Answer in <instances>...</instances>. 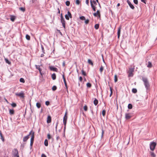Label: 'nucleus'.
Here are the masks:
<instances>
[{
    "instance_id": "46",
    "label": "nucleus",
    "mask_w": 157,
    "mask_h": 157,
    "mask_svg": "<svg viewBox=\"0 0 157 157\" xmlns=\"http://www.w3.org/2000/svg\"><path fill=\"white\" fill-rule=\"evenodd\" d=\"M47 137L48 139H50L51 138V135L49 134H48L47 135Z\"/></svg>"
},
{
    "instance_id": "21",
    "label": "nucleus",
    "mask_w": 157,
    "mask_h": 157,
    "mask_svg": "<svg viewBox=\"0 0 157 157\" xmlns=\"http://www.w3.org/2000/svg\"><path fill=\"white\" fill-rule=\"evenodd\" d=\"M147 67L149 68H151L152 67V64L151 63L150 61H149L148 63V64L147 66Z\"/></svg>"
},
{
    "instance_id": "33",
    "label": "nucleus",
    "mask_w": 157,
    "mask_h": 157,
    "mask_svg": "<svg viewBox=\"0 0 157 157\" xmlns=\"http://www.w3.org/2000/svg\"><path fill=\"white\" fill-rule=\"evenodd\" d=\"M128 109H131L132 108V104H129L128 105Z\"/></svg>"
},
{
    "instance_id": "61",
    "label": "nucleus",
    "mask_w": 157,
    "mask_h": 157,
    "mask_svg": "<svg viewBox=\"0 0 157 157\" xmlns=\"http://www.w3.org/2000/svg\"><path fill=\"white\" fill-rule=\"evenodd\" d=\"M69 18H71L72 16L71 13L69 12Z\"/></svg>"
},
{
    "instance_id": "62",
    "label": "nucleus",
    "mask_w": 157,
    "mask_h": 157,
    "mask_svg": "<svg viewBox=\"0 0 157 157\" xmlns=\"http://www.w3.org/2000/svg\"><path fill=\"white\" fill-rule=\"evenodd\" d=\"M98 16V18H101V14H100V13H99V14Z\"/></svg>"
},
{
    "instance_id": "36",
    "label": "nucleus",
    "mask_w": 157,
    "mask_h": 157,
    "mask_svg": "<svg viewBox=\"0 0 157 157\" xmlns=\"http://www.w3.org/2000/svg\"><path fill=\"white\" fill-rule=\"evenodd\" d=\"M82 74L84 76H86V73L85 72V71L83 70H82Z\"/></svg>"
},
{
    "instance_id": "42",
    "label": "nucleus",
    "mask_w": 157,
    "mask_h": 157,
    "mask_svg": "<svg viewBox=\"0 0 157 157\" xmlns=\"http://www.w3.org/2000/svg\"><path fill=\"white\" fill-rule=\"evenodd\" d=\"M26 38L27 40H29L30 39V36L28 35L27 34L26 35Z\"/></svg>"
},
{
    "instance_id": "5",
    "label": "nucleus",
    "mask_w": 157,
    "mask_h": 157,
    "mask_svg": "<svg viewBox=\"0 0 157 157\" xmlns=\"http://www.w3.org/2000/svg\"><path fill=\"white\" fill-rule=\"evenodd\" d=\"M67 111H66L64 116L63 118V123L65 126L66 125L67 122Z\"/></svg>"
},
{
    "instance_id": "12",
    "label": "nucleus",
    "mask_w": 157,
    "mask_h": 157,
    "mask_svg": "<svg viewBox=\"0 0 157 157\" xmlns=\"http://www.w3.org/2000/svg\"><path fill=\"white\" fill-rule=\"evenodd\" d=\"M127 2L132 9H134V6L132 4L131 2L129 0H127Z\"/></svg>"
},
{
    "instance_id": "10",
    "label": "nucleus",
    "mask_w": 157,
    "mask_h": 157,
    "mask_svg": "<svg viewBox=\"0 0 157 157\" xmlns=\"http://www.w3.org/2000/svg\"><path fill=\"white\" fill-rule=\"evenodd\" d=\"M35 67L36 69L38 70L41 75H42L43 74L41 72L42 69L40 68V66L36 65Z\"/></svg>"
},
{
    "instance_id": "43",
    "label": "nucleus",
    "mask_w": 157,
    "mask_h": 157,
    "mask_svg": "<svg viewBox=\"0 0 157 157\" xmlns=\"http://www.w3.org/2000/svg\"><path fill=\"white\" fill-rule=\"evenodd\" d=\"M87 109H88L87 106L86 105H85L84 106L83 109H84V110L85 111H87Z\"/></svg>"
},
{
    "instance_id": "28",
    "label": "nucleus",
    "mask_w": 157,
    "mask_h": 157,
    "mask_svg": "<svg viewBox=\"0 0 157 157\" xmlns=\"http://www.w3.org/2000/svg\"><path fill=\"white\" fill-rule=\"evenodd\" d=\"M44 145L46 146H47L48 145V141L47 139H46L44 142Z\"/></svg>"
},
{
    "instance_id": "35",
    "label": "nucleus",
    "mask_w": 157,
    "mask_h": 157,
    "mask_svg": "<svg viewBox=\"0 0 157 157\" xmlns=\"http://www.w3.org/2000/svg\"><path fill=\"white\" fill-rule=\"evenodd\" d=\"M110 90L111 92L109 96L110 97H111L113 94L112 88L111 87H110Z\"/></svg>"
},
{
    "instance_id": "17",
    "label": "nucleus",
    "mask_w": 157,
    "mask_h": 157,
    "mask_svg": "<svg viewBox=\"0 0 157 157\" xmlns=\"http://www.w3.org/2000/svg\"><path fill=\"white\" fill-rule=\"evenodd\" d=\"M32 134L31 135V137L30 140V141H34V132H32Z\"/></svg>"
},
{
    "instance_id": "27",
    "label": "nucleus",
    "mask_w": 157,
    "mask_h": 157,
    "mask_svg": "<svg viewBox=\"0 0 157 157\" xmlns=\"http://www.w3.org/2000/svg\"><path fill=\"white\" fill-rule=\"evenodd\" d=\"M132 92L133 93L135 94L137 92V90L136 88H133L132 90Z\"/></svg>"
},
{
    "instance_id": "37",
    "label": "nucleus",
    "mask_w": 157,
    "mask_h": 157,
    "mask_svg": "<svg viewBox=\"0 0 157 157\" xmlns=\"http://www.w3.org/2000/svg\"><path fill=\"white\" fill-rule=\"evenodd\" d=\"M20 81L21 82H22V83H24L25 82V80L23 78H21L20 79Z\"/></svg>"
},
{
    "instance_id": "49",
    "label": "nucleus",
    "mask_w": 157,
    "mask_h": 157,
    "mask_svg": "<svg viewBox=\"0 0 157 157\" xmlns=\"http://www.w3.org/2000/svg\"><path fill=\"white\" fill-rule=\"evenodd\" d=\"M89 20L88 19H87L85 21V23L86 24H88L89 22Z\"/></svg>"
},
{
    "instance_id": "23",
    "label": "nucleus",
    "mask_w": 157,
    "mask_h": 157,
    "mask_svg": "<svg viewBox=\"0 0 157 157\" xmlns=\"http://www.w3.org/2000/svg\"><path fill=\"white\" fill-rule=\"evenodd\" d=\"M150 154L151 157H156V155L154 152L152 151H151L150 152Z\"/></svg>"
},
{
    "instance_id": "25",
    "label": "nucleus",
    "mask_w": 157,
    "mask_h": 157,
    "mask_svg": "<svg viewBox=\"0 0 157 157\" xmlns=\"http://www.w3.org/2000/svg\"><path fill=\"white\" fill-rule=\"evenodd\" d=\"M41 105V104L40 103L37 102L36 103V106L37 107L38 109L40 108V107Z\"/></svg>"
},
{
    "instance_id": "13",
    "label": "nucleus",
    "mask_w": 157,
    "mask_h": 157,
    "mask_svg": "<svg viewBox=\"0 0 157 157\" xmlns=\"http://www.w3.org/2000/svg\"><path fill=\"white\" fill-rule=\"evenodd\" d=\"M63 79L64 82V84H65V87L66 88V89L67 90V92H68V89H67V84L66 82V81L65 78H64V75H63Z\"/></svg>"
},
{
    "instance_id": "58",
    "label": "nucleus",
    "mask_w": 157,
    "mask_h": 157,
    "mask_svg": "<svg viewBox=\"0 0 157 157\" xmlns=\"http://www.w3.org/2000/svg\"><path fill=\"white\" fill-rule=\"evenodd\" d=\"M141 1L145 4H146V2L145 0H141Z\"/></svg>"
},
{
    "instance_id": "60",
    "label": "nucleus",
    "mask_w": 157,
    "mask_h": 157,
    "mask_svg": "<svg viewBox=\"0 0 157 157\" xmlns=\"http://www.w3.org/2000/svg\"><path fill=\"white\" fill-rule=\"evenodd\" d=\"M58 122H57L56 123V130H57V125H58Z\"/></svg>"
},
{
    "instance_id": "40",
    "label": "nucleus",
    "mask_w": 157,
    "mask_h": 157,
    "mask_svg": "<svg viewBox=\"0 0 157 157\" xmlns=\"http://www.w3.org/2000/svg\"><path fill=\"white\" fill-rule=\"evenodd\" d=\"M80 19L82 20H86L85 17L83 16L80 17Z\"/></svg>"
},
{
    "instance_id": "45",
    "label": "nucleus",
    "mask_w": 157,
    "mask_h": 157,
    "mask_svg": "<svg viewBox=\"0 0 157 157\" xmlns=\"http://www.w3.org/2000/svg\"><path fill=\"white\" fill-rule=\"evenodd\" d=\"M11 106L13 107H15L16 106V104L15 103H13L11 104Z\"/></svg>"
},
{
    "instance_id": "14",
    "label": "nucleus",
    "mask_w": 157,
    "mask_h": 157,
    "mask_svg": "<svg viewBox=\"0 0 157 157\" xmlns=\"http://www.w3.org/2000/svg\"><path fill=\"white\" fill-rule=\"evenodd\" d=\"M50 69L53 71H57V69L53 66H51L50 67Z\"/></svg>"
},
{
    "instance_id": "64",
    "label": "nucleus",
    "mask_w": 157,
    "mask_h": 157,
    "mask_svg": "<svg viewBox=\"0 0 157 157\" xmlns=\"http://www.w3.org/2000/svg\"><path fill=\"white\" fill-rule=\"evenodd\" d=\"M91 113H92V114L93 115L94 114V112H93V110H91Z\"/></svg>"
},
{
    "instance_id": "8",
    "label": "nucleus",
    "mask_w": 157,
    "mask_h": 157,
    "mask_svg": "<svg viewBox=\"0 0 157 157\" xmlns=\"http://www.w3.org/2000/svg\"><path fill=\"white\" fill-rule=\"evenodd\" d=\"M15 95L17 96H19L20 98H23L24 97V94L22 92H21L20 93H15Z\"/></svg>"
},
{
    "instance_id": "50",
    "label": "nucleus",
    "mask_w": 157,
    "mask_h": 157,
    "mask_svg": "<svg viewBox=\"0 0 157 157\" xmlns=\"http://www.w3.org/2000/svg\"><path fill=\"white\" fill-rule=\"evenodd\" d=\"M45 104L47 105H49V101H46V102H45Z\"/></svg>"
},
{
    "instance_id": "53",
    "label": "nucleus",
    "mask_w": 157,
    "mask_h": 157,
    "mask_svg": "<svg viewBox=\"0 0 157 157\" xmlns=\"http://www.w3.org/2000/svg\"><path fill=\"white\" fill-rule=\"evenodd\" d=\"M86 4L87 5H89V0H86Z\"/></svg>"
},
{
    "instance_id": "24",
    "label": "nucleus",
    "mask_w": 157,
    "mask_h": 157,
    "mask_svg": "<svg viewBox=\"0 0 157 157\" xmlns=\"http://www.w3.org/2000/svg\"><path fill=\"white\" fill-rule=\"evenodd\" d=\"M9 113L10 114L13 115L14 113V111L13 109H9Z\"/></svg>"
},
{
    "instance_id": "59",
    "label": "nucleus",
    "mask_w": 157,
    "mask_h": 157,
    "mask_svg": "<svg viewBox=\"0 0 157 157\" xmlns=\"http://www.w3.org/2000/svg\"><path fill=\"white\" fill-rule=\"evenodd\" d=\"M41 157H46V156L45 154H43L41 155Z\"/></svg>"
},
{
    "instance_id": "57",
    "label": "nucleus",
    "mask_w": 157,
    "mask_h": 157,
    "mask_svg": "<svg viewBox=\"0 0 157 157\" xmlns=\"http://www.w3.org/2000/svg\"><path fill=\"white\" fill-rule=\"evenodd\" d=\"M66 4L67 6H69V1H67L66 2Z\"/></svg>"
},
{
    "instance_id": "47",
    "label": "nucleus",
    "mask_w": 157,
    "mask_h": 157,
    "mask_svg": "<svg viewBox=\"0 0 157 157\" xmlns=\"http://www.w3.org/2000/svg\"><path fill=\"white\" fill-rule=\"evenodd\" d=\"M80 3V2L79 0H76V3L77 5H79Z\"/></svg>"
},
{
    "instance_id": "29",
    "label": "nucleus",
    "mask_w": 157,
    "mask_h": 157,
    "mask_svg": "<svg viewBox=\"0 0 157 157\" xmlns=\"http://www.w3.org/2000/svg\"><path fill=\"white\" fill-rule=\"evenodd\" d=\"M0 136L1 137V138L2 139V140L3 141V142H4V139L2 136V133L1 132H0Z\"/></svg>"
},
{
    "instance_id": "41",
    "label": "nucleus",
    "mask_w": 157,
    "mask_h": 157,
    "mask_svg": "<svg viewBox=\"0 0 157 157\" xmlns=\"http://www.w3.org/2000/svg\"><path fill=\"white\" fill-rule=\"evenodd\" d=\"M56 89L57 87L55 86H53L52 88V89L53 91H55V90H56Z\"/></svg>"
},
{
    "instance_id": "26",
    "label": "nucleus",
    "mask_w": 157,
    "mask_h": 157,
    "mask_svg": "<svg viewBox=\"0 0 157 157\" xmlns=\"http://www.w3.org/2000/svg\"><path fill=\"white\" fill-rule=\"evenodd\" d=\"M52 77L53 80H55L56 79V74L54 73L52 74Z\"/></svg>"
},
{
    "instance_id": "7",
    "label": "nucleus",
    "mask_w": 157,
    "mask_h": 157,
    "mask_svg": "<svg viewBox=\"0 0 157 157\" xmlns=\"http://www.w3.org/2000/svg\"><path fill=\"white\" fill-rule=\"evenodd\" d=\"M13 151L14 152V154L12 157H19V156L18 155V151L17 149H14Z\"/></svg>"
},
{
    "instance_id": "22",
    "label": "nucleus",
    "mask_w": 157,
    "mask_h": 157,
    "mask_svg": "<svg viewBox=\"0 0 157 157\" xmlns=\"http://www.w3.org/2000/svg\"><path fill=\"white\" fill-rule=\"evenodd\" d=\"M100 13V12L99 10H97L96 13H95L93 14L94 15L95 17H97L98 15Z\"/></svg>"
},
{
    "instance_id": "18",
    "label": "nucleus",
    "mask_w": 157,
    "mask_h": 157,
    "mask_svg": "<svg viewBox=\"0 0 157 157\" xmlns=\"http://www.w3.org/2000/svg\"><path fill=\"white\" fill-rule=\"evenodd\" d=\"M16 18L13 15L10 16V19L12 21H14Z\"/></svg>"
},
{
    "instance_id": "11",
    "label": "nucleus",
    "mask_w": 157,
    "mask_h": 157,
    "mask_svg": "<svg viewBox=\"0 0 157 157\" xmlns=\"http://www.w3.org/2000/svg\"><path fill=\"white\" fill-rule=\"evenodd\" d=\"M31 132H32V131L29 133V134L27 136H25L23 138V141L25 142L28 140V139L29 138V136L30 135H31Z\"/></svg>"
},
{
    "instance_id": "56",
    "label": "nucleus",
    "mask_w": 157,
    "mask_h": 157,
    "mask_svg": "<svg viewBox=\"0 0 157 157\" xmlns=\"http://www.w3.org/2000/svg\"><path fill=\"white\" fill-rule=\"evenodd\" d=\"M33 141H30V145L31 147H32V146L33 144Z\"/></svg>"
},
{
    "instance_id": "16",
    "label": "nucleus",
    "mask_w": 157,
    "mask_h": 157,
    "mask_svg": "<svg viewBox=\"0 0 157 157\" xmlns=\"http://www.w3.org/2000/svg\"><path fill=\"white\" fill-rule=\"evenodd\" d=\"M51 121V117L50 116H48L47 118V122L48 123H50Z\"/></svg>"
},
{
    "instance_id": "31",
    "label": "nucleus",
    "mask_w": 157,
    "mask_h": 157,
    "mask_svg": "<svg viewBox=\"0 0 157 157\" xmlns=\"http://www.w3.org/2000/svg\"><path fill=\"white\" fill-rule=\"evenodd\" d=\"M65 17L66 18V19L67 20L69 19V11H68L67 12V14H66L65 15Z\"/></svg>"
},
{
    "instance_id": "6",
    "label": "nucleus",
    "mask_w": 157,
    "mask_h": 157,
    "mask_svg": "<svg viewBox=\"0 0 157 157\" xmlns=\"http://www.w3.org/2000/svg\"><path fill=\"white\" fill-rule=\"evenodd\" d=\"M60 18H61V23H62L63 26L64 28H65V21H64V18L63 17L62 13L61 14Z\"/></svg>"
},
{
    "instance_id": "38",
    "label": "nucleus",
    "mask_w": 157,
    "mask_h": 157,
    "mask_svg": "<svg viewBox=\"0 0 157 157\" xmlns=\"http://www.w3.org/2000/svg\"><path fill=\"white\" fill-rule=\"evenodd\" d=\"M118 80L117 76V75H115L114 76V82H117Z\"/></svg>"
},
{
    "instance_id": "19",
    "label": "nucleus",
    "mask_w": 157,
    "mask_h": 157,
    "mask_svg": "<svg viewBox=\"0 0 157 157\" xmlns=\"http://www.w3.org/2000/svg\"><path fill=\"white\" fill-rule=\"evenodd\" d=\"M93 102L94 104L96 106L97 105L98 103V100L96 98L94 99Z\"/></svg>"
},
{
    "instance_id": "63",
    "label": "nucleus",
    "mask_w": 157,
    "mask_h": 157,
    "mask_svg": "<svg viewBox=\"0 0 157 157\" xmlns=\"http://www.w3.org/2000/svg\"><path fill=\"white\" fill-rule=\"evenodd\" d=\"M44 56V54H42L41 55V56H40L41 57H42L43 56Z\"/></svg>"
},
{
    "instance_id": "51",
    "label": "nucleus",
    "mask_w": 157,
    "mask_h": 157,
    "mask_svg": "<svg viewBox=\"0 0 157 157\" xmlns=\"http://www.w3.org/2000/svg\"><path fill=\"white\" fill-rule=\"evenodd\" d=\"M41 49L42 50V52H43L44 53V47L42 45H41Z\"/></svg>"
},
{
    "instance_id": "54",
    "label": "nucleus",
    "mask_w": 157,
    "mask_h": 157,
    "mask_svg": "<svg viewBox=\"0 0 157 157\" xmlns=\"http://www.w3.org/2000/svg\"><path fill=\"white\" fill-rule=\"evenodd\" d=\"M79 80L80 82H82V77L80 76L79 77Z\"/></svg>"
},
{
    "instance_id": "2",
    "label": "nucleus",
    "mask_w": 157,
    "mask_h": 157,
    "mask_svg": "<svg viewBox=\"0 0 157 157\" xmlns=\"http://www.w3.org/2000/svg\"><path fill=\"white\" fill-rule=\"evenodd\" d=\"M90 3L91 7L92 8L93 10L94 11H95L96 9V7L95 6L97 5V2L94 0L92 1V0H90Z\"/></svg>"
},
{
    "instance_id": "44",
    "label": "nucleus",
    "mask_w": 157,
    "mask_h": 157,
    "mask_svg": "<svg viewBox=\"0 0 157 157\" xmlns=\"http://www.w3.org/2000/svg\"><path fill=\"white\" fill-rule=\"evenodd\" d=\"M19 9L23 12H24L25 10V8L23 7H20L19 8Z\"/></svg>"
},
{
    "instance_id": "1",
    "label": "nucleus",
    "mask_w": 157,
    "mask_h": 157,
    "mask_svg": "<svg viewBox=\"0 0 157 157\" xmlns=\"http://www.w3.org/2000/svg\"><path fill=\"white\" fill-rule=\"evenodd\" d=\"M142 80L144 82V84L147 90H148L150 88V85L147 79L146 78L142 77Z\"/></svg>"
},
{
    "instance_id": "20",
    "label": "nucleus",
    "mask_w": 157,
    "mask_h": 157,
    "mask_svg": "<svg viewBox=\"0 0 157 157\" xmlns=\"http://www.w3.org/2000/svg\"><path fill=\"white\" fill-rule=\"evenodd\" d=\"M88 63L89 64L91 65L92 66H93V65H94L93 63V62L92 61V60L91 59H89L88 60Z\"/></svg>"
},
{
    "instance_id": "9",
    "label": "nucleus",
    "mask_w": 157,
    "mask_h": 157,
    "mask_svg": "<svg viewBox=\"0 0 157 157\" xmlns=\"http://www.w3.org/2000/svg\"><path fill=\"white\" fill-rule=\"evenodd\" d=\"M125 117L126 120H128L131 118L132 116L130 113H126L125 114Z\"/></svg>"
},
{
    "instance_id": "32",
    "label": "nucleus",
    "mask_w": 157,
    "mask_h": 157,
    "mask_svg": "<svg viewBox=\"0 0 157 157\" xmlns=\"http://www.w3.org/2000/svg\"><path fill=\"white\" fill-rule=\"evenodd\" d=\"M103 67L102 66H101L99 69V71L101 73H102V72H103Z\"/></svg>"
},
{
    "instance_id": "55",
    "label": "nucleus",
    "mask_w": 157,
    "mask_h": 157,
    "mask_svg": "<svg viewBox=\"0 0 157 157\" xmlns=\"http://www.w3.org/2000/svg\"><path fill=\"white\" fill-rule=\"evenodd\" d=\"M5 60L6 63L10 64V62L8 61V60L7 59H5Z\"/></svg>"
},
{
    "instance_id": "15",
    "label": "nucleus",
    "mask_w": 157,
    "mask_h": 157,
    "mask_svg": "<svg viewBox=\"0 0 157 157\" xmlns=\"http://www.w3.org/2000/svg\"><path fill=\"white\" fill-rule=\"evenodd\" d=\"M121 29V27H119L118 28V29L117 36H118V38H119V37L120 36Z\"/></svg>"
},
{
    "instance_id": "34",
    "label": "nucleus",
    "mask_w": 157,
    "mask_h": 157,
    "mask_svg": "<svg viewBox=\"0 0 157 157\" xmlns=\"http://www.w3.org/2000/svg\"><path fill=\"white\" fill-rule=\"evenodd\" d=\"M91 86V84L90 83L88 82L86 84V86L90 88Z\"/></svg>"
},
{
    "instance_id": "4",
    "label": "nucleus",
    "mask_w": 157,
    "mask_h": 157,
    "mask_svg": "<svg viewBox=\"0 0 157 157\" xmlns=\"http://www.w3.org/2000/svg\"><path fill=\"white\" fill-rule=\"evenodd\" d=\"M134 68H131L129 69V70L128 72V77H132L133 76V72L134 71Z\"/></svg>"
},
{
    "instance_id": "30",
    "label": "nucleus",
    "mask_w": 157,
    "mask_h": 157,
    "mask_svg": "<svg viewBox=\"0 0 157 157\" xmlns=\"http://www.w3.org/2000/svg\"><path fill=\"white\" fill-rule=\"evenodd\" d=\"M99 28V24H96L95 25L94 28L96 29H98Z\"/></svg>"
},
{
    "instance_id": "3",
    "label": "nucleus",
    "mask_w": 157,
    "mask_h": 157,
    "mask_svg": "<svg viewBox=\"0 0 157 157\" xmlns=\"http://www.w3.org/2000/svg\"><path fill=\"white\" fill-rule=\"evenodd\" d=\"M156 144V143L155 142H151L150 144V150L152 151H153L155 149Z\"/></svg>"
},
{
    "instance_id": "48",
    "label": "nucleus",
    "mask_w": 157,
    "mask_h": 157,
    "mask_svg": "<svg viewBox=\"0 0 157 157\" xmlns=\"http://www.w3.org/2000/svg\"><path fill=\"white\" fill-rule=\"evenodd\" d=\"M133 2L136 4L137 5L138 3V1L137 0H133Z\"/></svg>"
},
{
    "instance_id": "52",
    "label": "nucleus",
    "mask_w": 157,
    "mask_h": 157,
    "mask_svg": "<svg viewBox=\"0 0 157 157\" xmlns=\"http://www.w3.org/2000/svg\"><path fill=\"white\" fill-rule=\"evenodd\" d=\"M104 131L103 130V129H102V134H101V137H102L103 135V134L104 133Z\"/></svg>"
},
{
    "instance_id": "39",
    "label": "nucleus",
    "mask_w": 157,
    "mask_h": 157,
    "mask_svg": "<svg viewBox=\"0 0 157 157\" xmlns=\"http://www.w3.org/2000/svg\"><path fill=\"white\" fill-rule=\"evenodd\" d=\"M106 111L105 110H103L102 111V114L103 116L104 117L105 115Z\"/></svg>"
}]
</instances>
